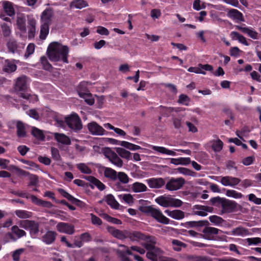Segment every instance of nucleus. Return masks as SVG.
Masks as SVG:
<instances>
[{
    "instance_id": "1",
    "label": "nucleus",
    "mask_w": 261,
    "mask_h": 261,
    "mask_svg": "<svg viewBox=\"0 0 261 261\" xmlns=\"http://www.w3.org/2000/svg\"><path fill=\"white\" fill-rule=\"evenodd\" d=\"M47 55L51 61H62L67 63L69 48L67 46L63 45L58 42H53L47 48Z\"/></svg>"
},
{
    "instance_id": "2",
    "label": "nucleus",
    "mask_w": 261,
    "mask_h": 261,
    "mask_svg": "<svg viewBox=\"0 0 261 261\" xmlns=\"http://www.w3.org/2000/svg\"><path fill=\"white\" fill-rule=\"evenodd\" d=\"M139 210L147 216L152 217L159 223L168 224L170 222V220L163 214L160 209L154 208L152 206H140Z\"/></svg>"
},
{
    "instance_id": "3",
    "label": "nucleus",
    "mask_w": 261,
    "mask_h": 261,
    "mask_svg": "<svg viewBox=\"0 0 261 261\" xmlns=\"http://www.w3.org/2000/svg\"><path fill=\"white\" fill-rule=\"evenodd\" d=\"M155 201L164 207H179L182 204V202L180 199L174 198L171 195L160 196L155 198Z\"/></svg>"
},
{
    "instance_id": "4",
    "label": "nucleus",
    "mask_w": 261,
    "mask_h": 261,
    "mask_svg": "<svg viewBox=\"0 0 261 261\" xmlns=\"http://www.w3.org/2000/svg\"><path fill=\"white\" fill-rule=\"evenodd\" d=\"M118 246L120 248H122V249H118L117 252L121 257L122 261H130L129 258L126 256V254L134 255L132 251L137 252L141 254H144L145 253V250L143 248L137 246H132L130 249L124 245L121 244L119 245Z\"/></svg>"
},
{
    "instance_id": "5",
    "label": "nucleus",
    "mask_w": 261,
    "mask_h": 261,
    "mask_svg": "<svg viewBox=\"0 0 261 261\" xmlns=\"http://www.w3.org/2000/svg\"><path fill=\"white\" fill-rule=\"evenodd\" d=\"M65 122L69 128L76 132L82 129L81 120L76 114H72L65 118Z\"/></svg>"
},
{
    "instance_id": "6",
    "label": "nucleus",
    "mask_w": 261,
    "mask_h": 261,
    "mask_svg": "<svg viewBox=\"0 0 261 261\" xmlns=\"http://www.w3.org/2000/svg\"><path fill=\"white\" fill-rule=\"evenodd\" d=\"M103 154L110 162L118 167L123 166V161L118 156L114 151L110 148H106L103 150Z\"/></svg>"
},
{
    "instance_id": "7",
    "label": "nucleus",
    "mask_w": 261,
    "mask_h": 261,
    "mask_svg": "<svg viewBox=\"0 0 261 261\" xmlns=\"http://www.w3.org/2000/svg\"><path fill=\"white\" fill-rule=\"evenodd\" d=\"M20 227L29 229L30 234L33 237H35L39 232V224L34 221L23 220L20 222Z\"/></svg>"
},
{
    "instance_id": "8",
    "label": "nucleus",
    "mask_w": 261,
    "mask_h": 261,
    "mask_svg": "<svg viewBox=\"0 0 261 261\" xmlns=\"http://www.w3.org/2000/svg\"><path fill=\"white\" fill-rule=\"evenodd\" d=\"M146 257L151 261H163L164 256V252L160 248L154 247L148 250Z\"/></svg>"
},
{
    "instance_id": "9",
    "label": "nucleus",
    "mask_w": 261,
    "mask_h": 261,
    "mask_svg": "<svg viewBox=\"0 0 261 261\" xmlns=\"http://www.w3.org/2000/svg\"><path fill=\"white\" fill-rule=\"evenodd\" d=\"M185 183V180L182 177L171 178L166 184V189L169 191H176L180 189Z\"/></svg>"
},
{
    "instance_id": "10",
    "label": "nucleus",
    "mask_w": 261,
    "mask_h": 261,
    "mask_svg": "<svg viewBox=\"0 0 261 261\" xmlns=\"http://www.w3.org/2000/svg\"><path fill=\"white\" fill-rule=\"evenodd\" d=\"M89 131L93 135H106L108 133L104 128L95 122L89 123L87 125Z\"/></svg>"
},
{
    "instance_id": "11",
    "label": "nucleus",
    "mask_w": 261,
    "mask_h": 261,
    "mask_svg": "<svg viewBox=\"0 0 261 261\" xmlns=\"http://www.w3.org/2000/svg\"><path fill=\"white\" fill-rule=\"evenodd\" d=\"M213 209V207L211 206L195 205L193 208V214L201 217H205L207 215L208 213H212Z\"/></svg>"
},
{
    "instance_id": "12",
    "label": "nucleus",
    "mask_w": 261,
    "mask_h": 261,
    "mask_svg": "<svg viewBox=\"0 0 261 261\" xmlns=\"http://www.w3.org/2000/svg\"><path fill=\"white\" fill-rule=\"evenodd\" d=\"M57 230L61 233L72 234L74 232V226L70 224L65 222H59L56 226Z\"/></svg>"
},
{
    "instance_id": "13",
    "label": "nucleus",
    "mask_w": 261,
    "mask_h": 261,
    "mask_svg": "<svg viewBox=\"0 0 261 261\" xmlns=\"http://www.w3.org/2000/svg\"><path fill=\"white\" fill-rule=\"evenodd\" d=\"M240 181V179L230 176L221 177L220 180V182L224 186H229L232 187H234L238 185Z\"/></svg>"
},
{
    "instance_id": "14",
    "label": "nucleus",
    "mask_w": 261,
    "mask_h": 261,
    "mask_svg": "<svg viewBox=\"0 0 261 261\" xmlns=\"http://www.w3.org/2000/svg\"><path fill=\"white\" fill-rule=\"evenodd\" d=\"M235 27L237 29L247 34L253 39H257L258 38V33L251 27H246L245 24L236 25Z\"/></svg>"
},
{
    "instance_id": "15",
    "label": "nucleus",
    "mask_w": 261,
    "mask_h": 261,
    "mask_svg": "<svg viewBox=\"0 0 261 261\" xmlns=\"http://www.w3.org/2000/svg\"><path fill=\"white\" fill-rule=\"evenodd\" d=\"M140 143H141L145 146L150 147L154 150H155L159 153H161L162 154H166L168 155H171V156H175L176 155V152L174 150L168 149L164 147L151 145H149L148 144H147L146 143H143V142H140Z\"/></svg>"
},
{
    "instance_id": "16",
    "label": "nucleus",
    "mask_w": 261,
    "mask_h": 261,
    "mask_svg": "<svg viewBox=\"0 0 261 261\" xmlns=\"http://www.w3.org/2000/svg\"><path fill=\"white\" fill-rule=\"evenodd\" d=\"M219 229L212 227H207L203 229V238L208 240H213L215 239L214 235L218 233Z\"/></svg>"
},
{
    "instance_id": "17",
    "label": "nucleus",
    "mask_w": 261,
    "mask_h": 261,
    "mask_svg": "<svg viewBox=\"0 0 261 261\" xmlns=\"http://www.w3.org/2000/svg\"><path fill=\"white\" fill-rule=\"evenodd\" d=\"M150 188L159 189L165 185V181L162 178H150L146 180Z\"/></svg>"
},
{
    "instance_id": "18",
    "label": "nucleus",
    "mask_w": 261,
    "mask_h": 261,
    "mask_svg": "<svg viewBox=\"0 0 261 261\" xmlns=\"http://www.w3.org/2000/svg\"><path fill=\"white\" fill-rule=\"evenodd\" d=\"M227 15L237 22L244 21L242 13L237 9H231L228 10Z\"/></svg>"
},
{
    "instance_id": "19",
    "label": "nucleus",
    "mask_w": 261,
    "mask_h": 261,
    "mask_svg": "<svg viewBox=\"0 0 261 261\" xmlns=\"http://www.w3.org/2000/svg\"><path fill=\"white\" fill-rule=\"evenodd\" d=\"M54 13L49 9L44 10L41 15V23L50 25Z\"/></svg>"
},
{
    "instance_id": "20",
    "label": "nucleus",
    "mask_w": 261,
    "mask_h": 261,
    "mask_svg": "<svg viewBox=\"0 0 261 261\" xmlns=\"http://www.w3.org/2000/svg\"><path fill=\"white\" fill-rule=\"evenodd\" d=\"M107 229L109 233L118 239L124 240L126 238L127 230L122 231L113 227H108Z\"/></svg>"
},
{
    "instance_id": "21",
    "label": "nucleus",
    "mask_w": 261,
    "mask_h": 261,
    "mask_svg": "<svg viewBox=\"0 0 261 261\" xmlns=\"http://www.w3.org/2000/svg\"><path fill=\"white\" fill-rule=\"evenodd\" d=\"M28 78L26 76L22 75L17 79L15 83V89L18 91H23L27 88Z\"/></svg>"
},
{
    "instance_id": "22",
    "label": "nucleus",
    "mask_w": 261,
    "mask_h": 261,
    "mask_svg": "<svg viewBox=\"0 0 261 261\" xmlns=\"http://www.w3.org/2000/svg\"><path fill=\"white\" fill-rule=\"evenodd\" d=\"M57 233L55 231L48 230L42 237L41 240L47 245L53 243L56 239Z\"/></svg>"
},
{
    "instance_id": "23",
    "label": "nucleus",
    "mask_w": 261,
    "mask_h": 261,
    "mask_svg": "<svg viewBox=\"0 0 261 261\" xmlns=\"http://www.w3.org/2000/svg\"><path fill=\"white\" fill-rule=\"evenodd\" d=\"M55 139L58 143L64 145H69L71 144L70 138L64 134L55 133L53 134Z\"/></svg>"
},
{
    "instance_id": "24",
    "label": "nucleus",
    "mask_w": 261,
    "mask_h": 261,
    "mask_svg": "<svg viewBox=\"0 0 261 261\" xmlns=\"http://www.w3.org/2000/svg\"><path fill=\"white\" fill-rule=\"evenodd\" d=\"M165 213L169 217L175 220H181L185 217L184 212L179 210L172 211L166 210L165 211Z\"/></svg>"
},
{
    "instance_id": "25",
    "label": "nucleus",
    "mask_w": 261,
    "mask_h": 261,
    "mask_svg": "<svg viewBox=\"0 0 261 261\" xmlns=\"http://www.w3.org/2000/svg\"><path fill=\"white\" fill-rule=\"evenodd\" d=\"M221 204L223 211L226 213L231 212L237 207V203L229 200H224Z\"/></svg>"
},
{
    "instance_id": "26",
    "label": "nucleus",
    "mask_w": 261,
    "mask_h": 261,
    "mask_svg": "<svg viewBox=\"0 0 261 261\" xmlns=\"http://www.w3.org/2000/svg\"><path fill=\"white\" fill-rule=\"evenodd\" d=\"M26 19L24 14L18 13L17 15L16 24L17 28L21 32L26 31Z\"/></svg>"
},
{
    "instance_id": "27",
    "label": "nucleus",
    "mask_w": 261,
    "mask_h": 261,
    "mask_svg": "<svg viewBox=\"0 0 261 261\" xmlns=\"http://www.w3.org/2000/svg\"><path fill=\"white\" fill-rule=\"evenodd\" d=\"M207 145L208 147H211L215 152H220L222 149L223 143L221 140L218 139L210 141Z\"/></svg>"
},
{
    "instance_id": "28",
    "label": "nucleus",
    "mask_w": 261,
    "mask_h": 261,
    "mask_svg": "<svg viewBox=\"0 0 261 261\" xmlns=\"http://www.w3.org/2000/svg\"><path fill=\"white\" fill-rule=\"evenodd\" d=\"M126 238L132 241H139L145 239V235L139 231H129L127 230Z\"/></svg>"
},
{
    "instance_id": "29",
    "label": "nucleus",
    "mask_w": 261,
    "mask_h": 261,
    "mask_svg": "<svg viewBox=\"0 0 261 261\" xmlns=\"http://www.w3.org/2000/svg\"><path fill=\"white\" fill-rule=\"evenodd\" d=\"M145 239L143 240L145 241L143 246L147 250L155 247V245L156 243V239L154 237L146 236L145 235Z\"/></svg>"
},
{
    "instance_id": "30",
    "label": "nucleus",
    "mask_w": 261,
    "mask_h": 261,
    "mask_svg": "<svg viewBox=\"0 0 261 261\" xmlns=\"http://www.w3.org/2000/svg\"><path fill=\"white\" fill-rule=\"evenodd\" d=\"M131 189L135 193H141L147 191V186L140 182H135L131 185Z\"/></svg>"
},
{
    "instance_id": "31",
    "label": "nucleus",
    "mask_w": 261,
    "mask_h": 261,
    "mask_svg": "<svg viewBox=\"0 0 261 261\" xmlns=\"http://www.w3.org/2000/svg\"><path fill=\"white\" fill-rule=\"evenodd\" d=\"M86 179L92 185L91 186L92 188H93L94 186L100 191H102L105 189V185L94 177L90 176H88Z\"/></svg>"
},
{
    "instance_id": "32",
    "label": "nucleus",
    "mask_w": 261,
    "mask_h": 261,
    "mask_svg": "<svg viewBox=\"0 0 261 261\" xmlns=\"http://www.w3.org/2000/svg\"><path fill=\"white\" fill-rule=\"evenodd\" d=\"M104 200L112 208L117 210L119 209L120 204L116 200L113 195L112 194H108L104 199Z\"/></svg>"
},
{
    "instance_id": "33",
    "label": "nucleus",
    "mask_w": 261,
    "mask_h": 261,
    "mask_svg": "<svg viewBox=\"0 0 261 261\" xmlns=\"http://www.w3.org/2000/svg\"><path fill=\"white\" fill-rule=\"evenodd\" d=\"M119 199L121 202H124L129 206H132L134 203V198L130 194H122L118 195Z\"/></svg>"
},
{
    "instance_id": "34",
    "label": "nucleus",
    "mask_w": 261,
    "mask_h": 261,
    "mask_svg": "<svg viewBox=\"0 0 261 261\" xmlns=\"http://www.w3.org/2000/svg\"><path fill=\"white\" fill-rule=\"evenodd\" d=\"M186 261H212L211 257L206 256L187 255L184 257Z\"/></svg>"
},
{
    "instance_id": "35",
    "label": "nucleus",
    "mask_w": 261,
    "mask_h": 261,
    "mask_svg": "<svg viewBox=\"0 0 261 261\" xmlns=\"http://www.w3.org/2000/svg\"><path fill=\"white\" fill-rule=\"evenodd\" d=\"M2 6L5 11L9 16H12L15 14L14 8L11 2L8 1H4Z\"/></svg>"
},
{
    "instance_id": "36",
    "label": "nucleus",
    "mask_w": 261,
    "mask_h": 261,
    "mask_svg": "<svg viewBox=\"0 0 261 261\" xmlns=\"http://www.w3.org/2000/svg\"><path fill=\"white\" fill-rule=\"evenodd\" d=\"M230 36L232 40H238L240 43L246 46L249 45L245 37L239 33L234 31L231 32Z\"/></svg>"
},
{
    "instance_id": "37",
    "label": "nucleus",
    "mask_w": 261,
    "mask_h": 261,
    "mask_svg": "<svg viewBox=\"0 0 261 261\" xmlns=\"http://www.w3.org/2000/svg\"><path fill=\"white\" fill-rule=\"evenodd\" d=\"M7 47L9 51L12 53H15L18 51V45L16 41L13 38L10 39L7 42Z\"/></svg>"
},
{
    "instance_id": "38",
    "label": "nucleus",
    "mask_w": 261,
    "mask_h": 261,
    "mask_svg": "<svg viewBox=\"0 0 261 261\" xmlns=\"http://www.w3.org/2000/svg\"><path fill=\"white\" fill-rule=\"evenodd\" d=\"M105 177L111 178L112 180H116L117 178V173L114 169L106 167L104 170Z\"/></svg>"
},
{
    "instance_id": "39",
    "label": "nucleus",
    "mask_w": 261,
    "mask_h": 261,
    "mask_svg": "<svg viewBox=\"0 0 261 261\" xmlns=\"http://www.w3.org/2000/svg\"><path fill=\"white\" fill-rule=\"evenodd\" d=\"M116 153L123 159L129 160L131 158L132 153L129 151L121 147L116 148Z\"/></svg>"
},
{
    "instance_id": "40",
    "label": "nucleus",
    "mask_w": 261,
    "mask_h": 261,
    "mask_svg": "<svg viewBox=\"0 0 261 261\" xmlns=\"http://www.w3.org/2000/svg\"><path fill=\"white\" fill-rule=\"evenodd\" d=\"M232 234L234 236L244 237L249 234V231L242 227H238L233 229L232 231Z\"/></svg>"
},
{
    "instance_id": "41",
    "label": "nucleus",
    "mask_w": 261,
    "mask_h": 261,
    "mask_svg": "<svg viewBox=\"0 0 261 261\" xmlns=\"http://www.w3.org/2000/svg\"><path fill=\"white\" fill-rule=\"evenodd\" d=\"M87 6L86 2L84 0H73L70 4L71 8L82 9Z\"/></svg>"
},
{
    "instance_id": "42",
    "label": "nucleus",
    "mask_w": 261,
    "mask_h": 261,
    "mask_svg": "<svg viewBox=\"0 0 261 261\" xmlns=\"http://www.w3.org/2000/svg\"><path fill=\"white\" fill-rule=\"evenodd\" d=\"M20 96L31 102H34L38 100V96L35 94H31L28 93L21 92L20 93Z\"/></svg>"
},
{
    "instance_id": "43",
    "label": "nucleus",
    "mask_w": 261,
    "mask_h": 261,
    "mask_svg": "<svg viewBox=\"0 0 261 261\" xmlns=\"http://www.w3.org/2000/svg\"><path fill=\"white\" fill-rule=\"evenodd\" d=\"M79 96L85 100V101L89 105H92L94 103V99L92 95L88 93H79Z\"/></svg>"
},
{
    "instance_id": "44",
    "label": "nucleus",
    "mask_w": 261,
    "mask_h": 261,
    "mask_svg": "<svg viewBox=\"0 0 261 261\" xmlns=\"http://www.w3.org/2000/svg\"><path fill=\"white\" fill-rule=\"evenodd\" d=\"M17 134L19 137L25 136L26 132L24 124L19 121H18L16 124Z\"/></svg>"
},
{
    "instance_id": "45",
    "label": "nucleus",
    "mask_w": 261,
    "mask_h": 261,
    "mask_svg": "<svg viewBox=\"0 0 261 261\" xmlns=\"http://www.w3.org/2000/svg\"><path fill=\"white\" fill-rule=\"evenodd\" d=\"M15 215L20 219H27L31 218L32 213L25 210H18L15 212Z\"/></svg>"
},
{
    "instance_id": "46",
    "label": "nucleus",
    "mask_w": 261,
    "mask_h": 261,
    "mask_svg": "<svg viewBox=\"0 0 261 261\" xmlns=\"http://www.w3.org/2000/svg\"><path fill=\"white\" fill-rule=\"evenodd\" d=\"M171 244L173 249L176 251H180L182 247H186V246L185 244L176 239L172 240Z\"/></svg>"
},
{
    "instance_id": "47",
    "label": "nucleus",
    "mask_w": 261,
    "mask_h": 261,
    "mask_svg": "<svg viewBox=\"0 0 261 261\" xmlns=\"http://www.w3.org/2000/svg\"><path fill=\"white\" fill-rule=\"evenodd\" d=\"M41 24L40 38V39L44 40L48 34L49 25L42 23Z\"/></svg>"
},
{
    "instance_id": "48",
    "label": "nucleus",
    "mask_w": 261,
    "mask_h": 261,
    "mask_svg": "<svg viewBox=\"0 0 261 261\" xmlns=\"http://www.w3.org/2000/svg\"><path fill=\"white\" fill-rule=\"evenodd\" d=\"M59 192L64 197L67 198L68 200L70 201L73 203H76L77 202H80V200L73 197L70 194L66 192L64 190L62 189H58Z\"/></svg>"
},
{
    "instance_id": "49",
    "label": "nucleus",
    "mask_w": 261,
    "mask_h": 261,
    "mask_svg": "<svg viewBox=\"0 0 261 261\" xmlns=\"http://www.w3.org/2000/svg\"><path fill=\"white\" fill-rule=\"evenodd\" d=\"M32 134L39 140H43L44 139L45 136L42 131L36 127L32 128Z\"/></svg>"
},
{
    "instance_id": "50",
    "label": "nucleus",
    "mask_w": 261,
    "mask_h": 261,
    "mask_svg": "<svg viewBox=\"0 0 261 261\" xmlns=\"http://www.w3.org/2000/svg\"><path fill=\"white\" fill-rule=\"evenodd\" d=\"M226 195L229 197H232L235 199L241 198L243 195L234 190H227L226 191Z\"/></svg>"
},
{
    "instance_id": "51",
    "label": "nucleus",
    "mask_w": 261,
    "mask_h": 261,
    "mask_svg": "<svg viewBox=\"0 0 261 261\" xmlns=\"http://www.w3.org/2000/svg\"><path fill=\"white\" fill-rule=\"evenodd\" d=\"M122 146L133 151L142 149L140 146L135 145L127 141H123V142H122Z\"/></svg>"
},
{
    "instance_id": "52",
    "label": "nucleus",
    "mask_w": 261,
    "mask_h": 261,
    "mask_svg": "<svg viewBox=\"0 0 261 261\" xmlns=\"http://www.w3.org/2000/svg\"><path fill=\"white\" fill-rule=\"evenodd\" d=\"M27 113L30 117L36 120H38L39 119L40 114L43 115V114L40 113V109H38L37 110L35 109H31L29 110Z\"/></svg>"
},
{
    "instance_id": "53",
    "label": "nucleus",
    "mask_w": 261,
    "mask_h": 261,
    "mask_svg": "<svg viewBox=\"0 0 261 261\" xmlns=\"http://www.w3.org/2000/svg\"><path fill=\"white\" fill-rule=\"evenodd\" d=\"M3 34L5 37H8L11 34V25L4 23L1 25Z\"/></svg>"
},
{
    "instance_id": "54",
    "label": "nucleus",
    "mask_w": 261,
    "mask_h": 261,
    "mask_svg": "<svg viewBox=\"0 0 261 261\" xmlns=\"http://www.w3.org/2000/svg\"><path fill=\"white\" fill-rule=\"evenodd\" d=\"M117 178H118L119 182L123 184H126L129 182V177L124 172H118L117 173Z\"/></svg>"
},
{
    "instance_id": "55",
    "label": "nucleus",
    "mask_w": 261,
    "mask_h": 261,
    "mask_svg": "<svg viewBox=\"0 0 261 261\" xmlns=\"http://www.w3.org/2000/svg\"><path fill=\"white\" fill-rule=\"evenodd\" d=\"M177 171L185 175L195 176L196 173L185 168L179 167L177 169Z\"/></svg>"
},
{
    "instance_id": "56",
    "label": "nucleus",
    "mask_w": 261,
    "mask_h": 261,
    "mask_svg": "<svg viewBox=\"0 0 261 261\" xmlns=\"http://www.w3.org/2000/svg\"><path fill=\"white\" fill-rule=\"evenodd\" d=\"M77 168L85 174H90L91 170L84 163H80L76 165Z\"/></svg>"
},
{
    "instance_id": "57",
    "label": "nucleus",
    "mask_w": 261,
    "mask_h": 261,
    "mask_svg": "<svg viewBox=\"0 0 261 261\" xmlns=\"http://www.w3.org/2000/svg\"><path fill=\"white\" fill-rule=\"evenodd\" d=\"M210 222L215 225H220L223 222V220L222 218L216 215L211 216L209 217Z\"/></svg>"
},
{
    "instance_id": "58",
    "label": "nucleus",
    "mask_w": 261,
    "mask_h": 261,
    "mask_svg": "<svg viewBox=\"0 0 261 261\" xmlns=\"http://www.w3.org/2000/svg\"><path fill=\"white\" fill-rule=\"evenodd\" d=\"M11 229L12 232L16 234L18 238L22 237L26 234L25 232L23 230L19 229L17 226H13Z\"/></svg>"
},
{
    "instance_id": "59",
    "label": "nucleus",
    "mask_w": 261,
    "mask_h": 261,
    "mask_svg": "<svg viewBox=\"0 0 261 261\" xmlns=\"http://www.w3.org/2000/svg\"><path fill=\"white\" fill-rule=\"evenodd\" d=\"M16 69V66L12 63L7 62L5 65L4 70L8 72H12L15 71Z\"/></svg>"
},
{
    "instance_id": "60",
    "label": "nucleus",
    "mask_w": 261,
    "mask_h": 261,
    "mask_svg": "<svg viewBox=\"0 0 261 261\" xmlns=\"http://www.w3.org/2000/svg\"><path fill=\"white\" fill-rule=\"evenodd\" d=\"M178 102V103L183 104L185 106H188L190 102V98L186 95L181 94L179 96Z\"/></svg>"
},
{
    "instance_id": "61",
    "label": "nucleus",
    "mask_w": 261,
    "mask_h": 261,
    "mask_svg": "<svg viewBox=\"0 0 261 261\" xmlns=\"http://www.w3.org/2000/svg\"><path fill=\"white\" fill-rule=\"evenodd\" d=\"M51 154L53 159L55 161H58L61 160V156L60 155L59 151L57 148L55 147H51Z\"/></svg>"
},
{
    "instance_id": "62",
    "label": "nucleus",
    "mask_w": 261,
    "mask_h": 261,
    "mask_svg": "<svg viewBox=\"0 0 261 261\" xmlns=\"http://www.w3.org/2000/svg\"><path fill=\"white\" fill-rule=\"evenodd\" d=\"M40 61L43 66V68L45 70H49L51 68V65L49 63L46 57H42L40 58Z\"/></svg>"
},
{
    "instance_id": "63",
    "label": "nucleus",
    "mask_w": 261,
    "mask_h": 261,
    "mask_svg": "<svg viewBox=\"0 0 261 261\" xmlns=\"http://www.w3.org/2000/svg\"><path fill=\"white\" fill-rule=\"evenodd\" d=\"M35 44L33 43H30L27 48L26 53L24 55L25 58H28L30 55H32L35 50Z\"/></svg>"
},
{
    "instance_id": "64",
    "label": "nucleus",
    "mask_w": 261,
    "mask_h": 261,
    "mask_svg": "<svg viewBox=\"0 0 261 261\" xmlns=\"http://www.w3.org/2000/svg\"><path fill=\"white\" fill-rule=\"evenodd\" d=\"M205 6L204 3H201L200 0H194L193 2V8L196 10H200L201 9L205 8Z\"/></svg>"
}]
</instances>
